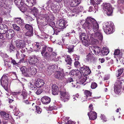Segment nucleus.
I'll list each match as a JSON object with an SVG mask.
<instances>
[{
  "label": "nucleus",
  "instance_id": "f257e3e1",
  "mask_svg": "<svg viewBox=\"0 0 124 124\" xmlns=\"http://www.w3.org/2000/svg\"><path fill=\"white\" fill-rule=\"evenodd\" d=\"M82 27L85 30L92 28L93 31L95 32L99 29V25L96 21L93 18L88 17L83 25Z\"/></svg>",
  "mask_w": 124,
  "mask_h": 124
},
{
  "label": "nucleus",
  "instance_id": "f03ea898",
  "mask_svg": "<svg viewBox=\"0 0 124 124\" xmlns=\"http://www.w3.org/2000/svg\"><path fill=\"white\" fill-rule=\"evenodd\" d=\"M43 21H41L43 25H46L47 24L53 28L55 27V23L53 22L54 17L52 14H46L43 15Z\"/></svg>",
  "mask_w": 124,
  "mask_h": 124
},
{
  "label": "nucleus",
  "instance_id": "7ed1b4c3",
  "mask_svg": "<svg viewBox=\"0 0 124 124\" xmlns=\"http://www.w3.org/2000/svg\"><path fill=\"white\" fill-rule=\"evenodd\" d=\"M80 70L82 71L84 76V77H81L79 79V82L78 83L81 85L83 84L86 80V77L85 76L90 74L91 71L89 67L85 65H83L82 67H80Z\"/></svg>",
  "mask_w": 124,
  "mask_h": 124
},
{
  "label": "nucleus",
  "instance_id": "20e7f679",
  "mask_svg": "<svg viewBox=\"0 0 124 124\" xmlns=\"http://www.w3.org/2000/svg\"><path fill=\"white\" fill-rule=\"evenodd\" d=\"M102 25L103 30L106 34H110L114 31V26L112 22H109L104 23Z\"/></svg>",
  "mask_w": 124,
  "mask_h": 124
},
{
  "label": "nucleus",
  "instance_id": "39448f33",
  "mask_svg": "<svg viewBox=\"0 0 124 124\" xmlns=\"http://www.w3.org/2000/svg\"><path fill=\"white\" fill-rule=\"evenodd\" d=\"M1 85L5 90L8 91V81L7 76L4 75L1 78L0 80Z\"/></svg>",
  "mask_w": 124,
  "mask_h": 124
},
{
  "label": "nucleus",
  "instance_id": "423d86ee",
  "mask_svg": "<svg viewBox=\"0 0 124 124\" xmlns=\"http://www.w3.org/2000/svg\"><path fill=\"white\" fill-rule=\"evenodd\" d=\"M26 4H27V6L30 8V9L31 11L33 14L35 16H36L37 13L38 12L37 9L35 7H34L33 8H31L35 4L36 0H27V1H26Z\"/></svg>",
  "mask_w": 124,
  "mask_h": 124
},
{
  "label": "nucleus",
  "instance_id": "0eeeda50",
  "mask_svg": "<svg viewBox=\"0 0 124 124\" xmlns=\"http://www.w3.org/2000/svg\"><path fill=\"white\" fill-rule=\"evenodd\" d=\"M124 82V81L120 78H118L116 82L115 83L114 86V90L115 93L118 94L121 91L122 88V85Z\"/></svg>",
  "mask_w": 124,
  "mask_h": 124
},
{
  "label": "nucleus",
  "instance_id": "6e6552de",
  "mask_svg": "<svg viewBox=\"0 0 124 124\" xmlns=\"http://www.w3.org/2000/svg\"><path fill=\"white\" fill-rule=\"evenodd\" d=\"M81 0H73L70 3V6L72 7L70 8L71 10L73 12L76 14L78 13V7H75L79 4L81 2Z\"/></svg>",
  "mask_w": 124,
  "mask_h": 124
},
{
  "label": "nucleus",
  "instance_id": "1a4fd4ad",
  "mask_svg": "<svg viewBox=\"0 0 124 124\" xmlns=\"http://www.w3.org/2000/svg\"><path fill=\"white\" fill-rule=\"evenodd\" d=\"M103 8L105 13L108 16L111 15L112 9L110 4L109 3H103Z\"/></svg>",
  "mask_w": 124,
  "mask_h": 124
},
{
  "label": "nucleus",
  "instance_id": "9d476101",
  "mask_svg": "<svg viewBox=\"0 0 124 124\" xmlns=\"http://www.w3.org/2000/svg\"><path fill=\"white\" fill-rule=\"evenodd\" d=\"M60 98L61 100L65 102L69 99V95L68 93L65 91H60Z\"/></svg>",
  "mask_w": 124,
  "mask_h": 124
},
{
  "label": "nucleus",
  "instance_id": "9b49d317",
  "mask_svg": "<svg viewBox=\"0 0 124 124\" xmlns=\"http://www.w3.org/2000/svg\"><path fill=\"white\" fill-rule=\"evenodd\" d=\"M66 23L67 22L65 20L60 19L57 21L56 25L59 29H64L66 27Z\"/></svg>",
  "mask_w": 124,
  "mask_h": 124
},
{
  "label": "nucleus",
  "instance_id": "f8f14e48",
  "mask_svg": "<svg viewBox=\"0 0 124 124\" xmlns=\"http://www.w3.org/2000/svg\"><path fill=\"white\" fill-rule=\"evenodd\" d=\"M35 85L36 87L38 88H43L44 86L45 87H46V85H44L45 82L43 80L38 79L37 80H35Z\"/></svg>",
  "mask_w": 124,
  "mask_h": 124
},
{
  "label": "nucleus",
  "instance_id": "ddd939ff",
  "mask_svg": "<svg viewBox=\"0 0 124 124\" xmlns=\"http://www.w3.org/2000/svg\"><path fill=\"white\" fill-rule=\"evenodd\" d=\"M16 46L18 48H23L25 46V41L23 40L18 39L15 42Z\"/></svg>",
  "mask_w": 124,
  "mask_h": 124
},
{
  "label": "nucleus",
  "instance_id": "4468645a",
  "mask_svg": "<svg viewBox=\"0 0 124 124\" xmlns=\"http://www.w3.org/2000/svg\"><path fill=\"white\" fill-rule=\"evenodd\" d=\"M93 34H89L88 39L89 41L90 44H95L98 43V40L96 38H94Z\"/></svg>",
  "mask_w": 124,
  "mask_h": 124
},
{
  "label": "nucleus",
  "instance_id": "2eb2a0df",
  "mask_svg": "<svg viewBox=\"0 0 124 124\" xmlns=\"http://www.w3.org/2000/svg\"><path fill=\"white\" fill-rule=\"evenodd\" d=\"M38 61V59L36 56H32L29 58L28 62L30 64L34 65L37 64Z\"/></svg>",
  "mask_w": 124,
  "mask_h": 124
},
{
  "label": "nucleus",
  "instance_id": "dca6fc26",
  "mask_svg": "<svg viewBox=\"0 0 124 124\" xmlns=\"http://www.w3.org/2000/svg\"><path fill=\"white\" fill-rule=\"evenodd\" d=\"M64 75V73L62 69L61 71H56L54 75L55 78L59 79L61 80L63 79Z\"/></svg>",
  "mask_w": 124,
  "mask_h": 124
},
{
  "label": "nucleus",
  "instance_id": "f3484780",
  "mask_svg": "<svg viewBox=\"0 0 124 124\" xmlns=\"http://www.w3.org/2000/svg\"><path fill=\"white\" fill-rule=\"evenodd\" d=\"M95 32L94 33H92V34H93L94 38H96L97 39H98L100 41H101L103 39V37L101 31L98 30Z\"/></svg>",
  "mask_w": 124,
  "mask_h": 124
},
{
  "label": "nucleus",
  "instance_id": "a211bd4d",
  "mask_svg": "<svg viewBox=\"0 0 124 124\" xmlns=\"http://www.w3.org/2000/svg\"><path fill=\"white\" fill-rule=\"evenodd\" d=\"M0 115L4 119L8 120L11 117L10 115L4 111H1L0 112Z\"/></svg>",
  "mask_w": 124,
  "mask_h": 124
},
{
  "label": "nucleus",
  "instance_id": "6ab92c4d",
  "mask_svg": "<svg viewBox=\"0 0 124 124\" xmlns=\"http://www.w3.org/2000/svg\"><path fill=\"white\" fill-rule=\"evenodd\" d=\"M7 31L6 35L8 39H11L15 36V32L13 30L11 29Z\"/></svg>",
  "mask_w": 124,
  "mask_h": 124
},
{
  "label": "nucleus",
  "instance_id": "aec40b11",
  "mask_svg": "<svg viewBox=\"0 0 124 124\" xmlns=\"http://www.w3.org/2000/svg\"><path fill=\"white\" fill-rule=\"evenodd\" d=\"M88 115L91 120H94L97 118V114L94 111H90V112L88 113Z\"/></svg>",
  "mask_w": 124,
  "mask_h": 124
},
{
  "label": "nucleus",
  "instance_id": "412c9836",
  "mask_svg": "<svg viewBox=\"0 0 124 124\" xmlns=\"http://www.w3.org/2000/svg\"><path fill=\"white\" fill-rule=\"evenodd\" d=\"M8 30L7 26L3 24H0V33L1 34H4Z\"/></svg>",
  "mask_w": 124,
  "mask_h": 124
},
{
  "label": "nucleus",
  "instance_id": "4be33fe9",
  "mask_svg": "<svg viewBox=\"0 0 124 124\" xmlns=\"http://www.w3.org/2000/svg\"><path fill=\"white\" fill-rule=\"evenodd\" d=\"M52 91L53 94L56 95L58 94L59 89L57 85H52Z\"/></svg>",
  "mask_w": 124,
  "mask_h": 124
},
{
  "label": "nucleus",
  "instance_id": "5701e85b",
  "mask_svg": "<svg viewBox=\"0 0 124 124\" xmlns=\"http://www.w3.org/2000/svg\"><path fill=\"white\" fill-rule=\"evenodd\" d=\"M29 72L28 77H31L32 75H34L36 73L37 69L34 68L30 67L29 68Z\"/></svg>",
  "mask_w": 124,
  "mask_h": 124
},
{
  "label": "nucleus",
  "instance_id": "b1692460",
  "mask_svg": "<svg viewBox=\"0 0 124 124\" xmlns=\"http://www.w3.org/2000/svg\"><path fill=\"white\" fill-rule=\"evenodd\" d=\"M22 73L26 76L28 77L29 72V68H26L25 66H23L20 68Z\"/></svg>",
  "mask_w": 124,
  "mask_h": 124
},
{
  "label": "nucleus",
  "instance_id": "393cba45",
  "mask_svg": "<svg viewBox=\"0 0 124 124\" xmlns=\"http://www.w3.org/2000/svg\"><path fill=\"white\" fill-rule=\"evenodd\" d=\"M41 102L44 104H47L50 103L51 99L50 98L47 96L43 97L41 99Z\"/></svg>",
  "mask_w": 124,
  "mask_h": 124
},
{
  "label": "nucleus",
  "instance_id": "a878e982",
  "mask_svg": "<svg viewBox=\"0 0 124 124\" xmlns=\"http://www.w3.org/2000/svg\"><path fill=\"white\" fill-rule=\"evenodd\" d=\"M27 96V93L25 91H23L21 94L18 95L17 97L19 100H23L26 99Z\"/></svg>",
  "mask_w": 124,
  "mask_h": 124
},
{
  "label": "nucleus",
  "instance_id": "bb28decb",
  "mask_svg": "<svg viewBox=\"0 0 124 124\" xmlns=\"http://www.w3.org/2000/svg\"><path fill=\"white\" fill-rule=\"evenodd\" d=\"M86 59L87 61L93 62L95 59V57H94V54L89 53L87 55L86 58Z\"/></svg>",
  "mask_w": 124,
  "mask_h": 124
},
{
  "label": "nucleus",
  "instance_id": "cd10ccee",
  "mask_svg": "<svg viewBox=\"0 0 124 124\" xmlns=\"http://www.w3.org/2000/svg\"><path fill=\"white\" fill-rule=\"evenodd\" d=\"M42 44V43L38 42H36V44L33 47L34 51L39 52V51L40 50V49Z\"/></svg>",
  "mask_w": 124,
  "mask_h": 124
},
{
  "label": "nucleus",
  "instance_id": "c85d7f7f",
  "mask_svg": "<svg viewBox=\"0 0 124 124\" xmlns=\"http://www.w3.org/2000/svg\"><path fill=\"white\" fill-rule=\"evenodd\" d=\"M14 19L15 21L20 25H22L24 24L23 20L21 18H15Z\"/></svg>",
  "mask_w": 124,
  "mask_h": 124
},
{
  "label": "nucleus",
  "instance_id": "c756f323",
  "mask_svg": "<svg viewBox=\"0 0 124 124\" xmlns=\"http://www.w3.org/2000/svg\"><path fill=\"white\" fill-rule=\"evenodd\" d=\"M53 1L49 0L48 2V7H51V9L53 11L56 8L57 5H55L53 3Z\"/></svg>",
  "mask_w": 124,
  "mask_h": 124
},
{
  "label": "nucleus",
  "instance_id": "7c9ffc66",
  "mask_svg": "<svg viewBox=\"0 0 124 124\" xmlns=\"http://www.w3.org/2000/svg\"><path fill=\"white\" fill-rule=\"evenodd\" d=\"M65 61L68 64L71 65L72 63V60L69 55H67L65 57Z\"/></svg>",
  "mask_w": 124,
  "mask_h": 124
},
{
  "label": "nucleus",
  "instance_id": "2f4dec72",
  "mask_svg": "<svg viewBox=\"0 0 124 124\" xmlns=\"http://www.w3.org/2000/svg\"><path fill=\"white\" fill-rule=\"evenodd\" d=\"M118 4V6L119 7H122L123 10L122 11H120L121 13H124V7H122L123 5H124V0H119L117 2Z\"/></svg>",
  "mask_w": 124,
  "mask_h": 124
},
{
  "label": "nucleus",
  "instance_id": "473e14b6",
  "mask_svg": "<svg viewBox=\"0 0 124 124\" xmlns=\"http://www.w3.org/2000/svg\"><path fill=\"white\" fill-rule=\"evenodd\" d=\"M109 52V51L107 47L103 48V50L101 51V53L103 56L107 55Z\"/></svg>",
  "mask_w": 124,
  "mask_h": 124
},
{
  "label": "nucleus",
  "instance_id": "72a5a7b5",
  "mask_svg": "<svg viewBox=\"0 0 124 124\" xmlns=\"http://www.w3.org/2000/svg\"><path fill=\"white\" fill-rule=\"evenodd\" d=\"M7 2L5 0H0V6L4 8H6V7H7Z\"/></svg>",
  "mask_w": 124,
  "mask_h": 124
},
{
  "label": "nucleus",
  "instance_id": "f704fd0d",
  "mask_svg": "<svg viewBox=\"0 0 124 124\" xmlns=\"http://www.w3.org/2000/svg\"><path fill=\"white\" fill-rule=\"evenodd\" d=\"M55 68V66L54 65H50L48 67L47 71L49 72V74H50Z\"/></svg>",
  "mask_w": 124,
  "mask_h": 124
},
{
  "label": "nucleus",
  "instance_id": "c9c22d12",
  "mask_svg": "<svg viewBox=\"0 0 124 124\" xmlns=\"http://www.w3.org/2000/svg\"><path fill=\"white\" fill-rule=\"evenodd\" d=\"M13 27V29L17 31L20 32V33H22V32L21 31V29L20 27L18 26L16 24H12Z\"/></svg>",
  "mask_w": 124,
  "mask_h": 124
},
{
  "label": "nucleus",
  "instance_id": "e433bc0d",
  "mask_svg": "<svg viewBox=\"0 0 124 124\" xmlns=\"http://www.w3.org/2000/svg\"><path fill=\"white\" fill-rule=\"evenodd\" d=\"M20 8L21 11L23 13L25 12L27 10V8L25 5L23 3V5L20 6L18 7Z\"/></svg>",
  "mask_w": 124,
  "mask_h": 124
},
{
  "label": "nucleus",
  "instance_id": "4c0bfd02",
  "mask_svg": "<svg viewBox=\"0 0 124 124\" xmlns=\"http://www.w3.org/2000/svg\"><path fill=\"white\" fill-rule=\"evenodd\" d=\"M100 48L97 46H95L93 50L94 54H97L100 52Z\"/></svg>",
  "mask_w": 124,
  "mask_h": 124
},
{
  "label": "nucleus",
  "instance_id": "58836bf2",
  "mask_svg": "<svg viewBox=\"0 0 124 124\" xmlns=\"http://www.w3.org/2000/svg\"><path fill=\"white\" fill-rule=\"evenodd\" d=\"M101 2V0H91L90 1L91 4H93V5L94 4H100Z\"/></svg>",
  "mask_w": 124,
  "mask_h": 124
},
{
  "label": "nucleus",
  "instance_id": "ea45409f",
  "mask_svg": "<svg viewBox=\"0 0 124 124\" xmlns=\"http://www.w3.org/2000/svg\"><path fill=\"white\" fill-rule=\"evenodd\" d=\"M83 44L85 46H88L90 44L89 41H88V39H86L84 40H82V41Z\"/></svg>",
  "mask_w": 124,
  "mask_h": 124
},
{
  "label": "nucleus",
  "instance_id": "a19ab883",
  "mask_svg": "<svg viewBox=\"0 0 124 124\" xmlns=\"http://www.w3.org/2000/svg\"><path fill=\"white\" fill-rule=\"evenodd\" d=\"M14 1L16 5L18 7L23 5V3L21 0H15Z\"/></svg>",
  "mask_w": 124,
  "mask_h": 124
},
{
  "label": "nucleus",
  "instance_id": "79ce46f5",
  "mask_svg": "<svg viewBox=\"0 0 124 124\" xmlns=\"http://www.w3.org/2000/svg\"><path fill=\"white\" fill-rule=\"evenodd\" d=\"M47 46L46 45L44 44H42L41 47V50H40L41 51V54H42L43 53L45 52L46 50V49L47 48Z\"/></svg>",
  "mask_w": 124,
  "mask_h": 124
},
{
  "label": "nucleus",
  "instance_id": "37998d69",
  "mask_svg": "<svg viewBox=\"0 0 124 124\" xmlns=\"http://www.w3.org/2000/svg\"><path fill=\"white\" fill-rule=\"evenodd\" d=\"M84 93L85 95L86 96L87 98L88 96H91L92 93V92L86 90H85Z\"/></svg>",
  "mask_w": 124,
  "mask_h": 124
},
{
  "label": "nucleus",
  "instance_id": "c03bdc74",
  "mask_svg": "<svg viewBox=\"0 0 124 124\" xmlns=\"http://www.w3.org/2000/svg\"><path fill=\"white\" fill-rule=\"evenodd\" d=\"M24 28L26 30L29 31L32 30H33L32 26L28 24H26L25 25Z\"/></svg>",
  "mask_w": 124,
  "mask_h": 124
},
{
  "label": "nucleus",
  "instance_id": "a18cd8bd",
  "mask_svg": "<svg viewBox=\"0 0 124 124\" xmlns=\"http://www.w3.org/2000/svg\"><path fill=\"white\" fill-rule=\"evenodd\" d=\"M88 36L86 37L85 35V33H83L79 37L80 39L82 40H84L86 39H88Z\"/></svg>",
  "mask_w": 124,
  "mask_h": 124
},
{
  "label": "nucleus",
  "instance_id": "49530a36",
  "mask_svg": "<svg viewBox=\"0 0 124 124\" xmlns=\"http://www.w3.org/2000/svg\"><path fill=\"white\" fill-rule=\"evenodd\" d=\"M46 89V87H45L44 86V87L42 89H38L37 91L36 92V93L37 95H39L41 94L44 90H45Z\"/></svg>",
  "mask_w": 124,
  "mask_h": 124
},
{
  "label": "nucleus",
  "instance_id": "de8ad7c7",
  "mask_svg": "<svg viewBox=\"0 0 124 124\" xmlns=\"http://www.w3.org/2000/svg\"><path fill=\"white\" fill-rule=\"evenodd\" d=\"M42 56L45 58H49L50 55V53L49 52H46L43 53V54H41Z\"/></svg>",
  "mask_w": 124,
  "mask_h": 124
},
{
  "label": "nucleus",
  "instance_id": "09e8293b",
  "mask_svg": "<svg viewBox=\"0 0 124 124\" xmlns=\"http://www.w3.org/2000/svg\"><path fill=\"white\" fill-rule=\"evenodd\" d=\"M72 81L73 82V83H72L71 84L72 85V86L74 87L75 86L76 82L73 81L72 78H68L67 79L68 83L71 82Z\"/></svg>",
  "mask_w": 124,
  "mask_h": 124
},
{
  "label": "nucleus",
  "instance_id": "8fccbe9b",
  "mask_svg": "<svg viewBox=\"0 0 124 124\" xmlns=\"http://www.w3.org/2000/svg\"><path fill=\"white\" fill-rule=\"evenodd\" d=\"M33 30L29 31L26 33L25 35L26 36H31L33 35Z\"/></svg>",
  "mask_w": 124,
  "mask_h": 124
},
{
  "label": "nucleus",
  "instance_id": "3c124183",
  "mask_svg": "<svg viewBox=\"0 0 124 124\" xmlns=\"http://www.w3.org/2000/svg\"><path fill=\"white\" fill-rule=\"evenodd\" d=\"M123 71V69H120L118 70V71L117 72L116 76L118 77L120 76V75L122 73Z\"/></svg>",
  "mask_w": 124,
  "mask_h": 124
},
{
  "label": "nucleus",
  "instance_id": "603ef678",
  "mask_svg": "<svg viewBox=\"0 0 124 124\" xmlns=\"http://www.w3.org/2000/svg\"><path fill=\"white\" fill-rule=\"evenodd\" d=\"M120 50L118 49H117L115 50V51L114 52V54L115 55V56H114V57L115 58H116V56H117L119 54H120Z\"/></svg>",
  "mask_w": 124,
  "mask_h": 124
},
{
  "label": "nucleus",
  "instance_id": "864d4df0",
  "mask_svg": "<svg viewBox=\"0 0 124 124\" xmlns=\"http://www.w3.org/2000/svg\"><path fill=\"white\" fill-rule=\"evenodd\" d=\"M15 50V49L14 46L10 44L9 47V51L10 52H11L12 51H13Z\"/></svg>",
  "mask_w": 124,
  "mask_h": 124
},
{
  "label": "nucleus",
  "instance_id": "5fc2aeb1",
  "mask_svg": "<svg viewBox=\"0 0 124 124\" xmlns=\"http://www.w3.org/2000/svg\"><path fill=\"white\" fill-rule=\"evenodd\" d=\"M7 7H6V8H4V9H3L2 10H1V11H0V14L1 15H6L7 12L6 11V10H7L6 8Z\"/></svg>",
  "mask_w": 124,
  "mask_h": 124
},
{
  "label": "nucleus",
  "instance_id": "6e6d98bb",
  "mask_svg": "<svg viewBox=\"0 0 124 124\" xmlns=\"http://www.w3.org/2000/svg\"><path fill=\"white\" fill-rule=\"evenodd\" d=\"M36 108V112L38 113H40L42 110L38 106H35Z\"/></svg>",
  "mask_w": 124,
  "mask_h": 124
},
{
  "label": "nucleus",
  "instance_id": "4d7b16f0",
  "mask_svg": "<svg viewBox=\"0 0 124 124\" xmlns=\"http://www.w3.org/2000/svg\"><path fill=\"white\" fill-rule=\"evenodd\" d=\"M74 65L75 67L77 68H78L79 67L80 64L79 62L77 61H75L74 62Z\"/></svg>",
  "mask_w": 124,
  "mask_h": 124
},
{
  "label": "nucleus",
  "instance_id": "13d9d810",
  "mask_svg": "<svg viewBox=\"0 0 124 124\" xmlns=\"http://www.w3.org/2000/svg\"><path fill=\"white\" fill-rule=\"evenodd\" d=\"M74 47V46L73 45H72L68 48L69 52L70 53L73 51Z\"/></svg>",
  "mask_w": 124,
  "mask_h": 124
},
{
  "label": "nucleus",
  "instance_id": "bf43d9fd",
  "mask_svg": "<svg viewBox=\"0 0 124 124\" xmlns=\"http://www.w3.org/2000/svg\"><path fill=\"white\" fill-rule=\"evenodd\" d=\"M97 87V84L95 83H93L91 84V87L92 89H94Z\"/></svg>",
  "mask_w": 124,
  "mask_h": 124
},
{
  "label": "nucleus",
  "instance_id": "052dcab7",
  "mask_svg": "<svg viewBox=\"0 0 124 124\" xmlns=\"http://www.w3.org/2000/svg\"><path fill=\"white\" fill-rule=\"evenodd\" d=\"M0 55L3 58H7L8 56L5 53H1L0 54Z\"/></svg>",
  "mask_w": 124,
  "mask_h": 124
},
{
  "label": "nucleus",
  "instance_id": "680f3d73",
  "mask_svg": "<svg viewBox=\"0 0 124 124\" xmlns=\"http://www.w3.org/2000/svg\"><path fill=\"white\" fill-rule=\"evenodd\" d=\"M60 9V8L59 6H57L55 9H54L53 11L54 13H57L59 12V10Z\"/></svg>",
  "mask_w": 124,
  "mask_h": 124
},
{
  "label": "nucleus",
  "instance_id": "e2e57ef3",
  "mask_svg": "<svg viewBox=\"0 0 124 124\" xmlns=\"http://www.w3.org/2000/svg\"><path fill=\"white\" fill-rule=\"evenodd\" d=\"M30 85H29V87L31 88V89L34 90H36L37 88L36 87H35V86H33V85H32V83H30Z\"/></svg>",
  "mask_w": 124,
  "mask_h": 124
},
{
  "label": "nucleus",
  "instance_id": "0e129e2a",
  "mask_svg": "<svg viewBox=\"0 0 124 124\" xmlns=\"http://www.w3.org/2000/svg\"><path fill=\"white\" fill-rule=\"evenodd\" d=\"M76 75L78 76H80L81 75V72L80 71L78 70L77 69L76 71Z\"/></svg>",
  "mask_w": 124,
  "mask_h": 124
},
{
  "label": "nucleus",
  "instance_id": "69168bd1",
  "mask_svg": "<svg viewBox=\"0 0 124 124\" xmlns=\"http://www.w3.org/2000/svg\"><path fill=\"white\" fill-rule=\"evenodd\" d=\"M100 118L104 122H106L107 121L105 116L104 115H101L100 116Z\"/></svg>",
  "mask_w": 124,
  "mask_h": 124
},
{
  "label": "nucleus",
  "instance_id": "338daca9",
  "mask_svg": "<svg viewBox=\"0 0 124 124\" xmlns=\"http://www.w3.org/2000/svg\"><path fill=\"white\" fill-rule=\"evenodd\" d=\"M11 62L14 65L18 64H17L18 63H17L15 60L13 59L12 58H11Z\"/></svg>",
  "mask_w": 124,
  "mask_h": 124
},
{
  "label": "nucleus",
  "instance_id": "774afa93",
  "mask_svg": "<svg viewBox=\"0 0 124 124\" xmlns=\"http://www.w3.org/2000/svg\"><path fill=\"white\" fill-rule=\"evenodd\" d=\"M78 13L79 12H81L83 11V7L80 6L78 7Z\"/></svg>",
  "mask_w": 124,
  "mask_h": 124
}]
</instances>
